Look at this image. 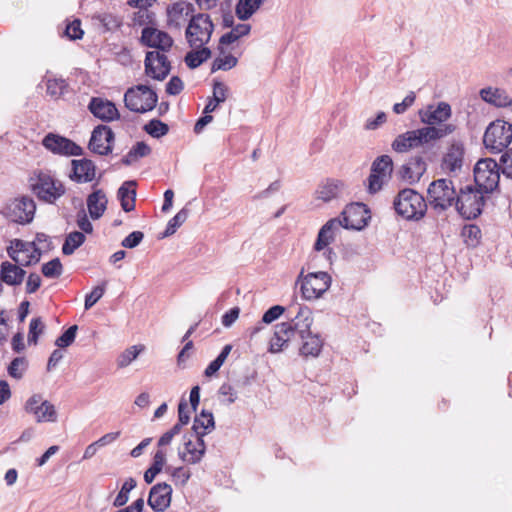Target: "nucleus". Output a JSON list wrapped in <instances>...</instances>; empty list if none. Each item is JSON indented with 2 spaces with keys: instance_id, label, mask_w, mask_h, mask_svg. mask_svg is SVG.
I'll list each match as a JSON object with an SVG mask.
<instances>
[{
  "instance_id": "52",
  "label": "nucleus",
  "mask_w": 512,
  "mask_h": 512,
  "mask_svg": "<svg viewBox=\"0 0 512 512\" xmlns=\"http://www.w3.org/2000/svg\"><path fill=\"white\" fill-rule=\"evenodd\" d=\"M26 369H27L26 358L25 357H16L11 361L10 365L8 366V374L15 379H21L23 377Z\"/></svg>"
},
{
  "instance_id": "37",
  "label": "nucleus",
  "mask_w": 512,
  "mask_h": 512,
  "mask_svg": "<svg viewBox=\"0 0 512 512\" xmlns=\"http://www.w3.org/2000/svg\"><path fill=\"white\" fill-rule=\"evenodd\" d=\"M228 88L222 82H215L213 85V97L206 104L203 113L210 114L215 111L220 103H223L227 98Z\"/></svg>"
},
{
  "instance_id": "35",
  "label": "nucleus",
  "mask_w": 512,
  "mask_h": 512,
  "mask_svg": "<svg viewBox=\"0 0 512 512\" xmlns=\"http://www.w3.org/2000/svg\"><path fill=\"white\" fill-rule=\"evenodd\" d=\"M135 181H125L118 189L117 196L121 202V207L125 212H130L135 209Z\"/></svg>"
},
{
  "instance_id": "17",
  "label": "nucleus",
  "mask_w": 512,
  "mask_h": 512,
  "mask_svg": "<svg viewBox=\"0 0 512 512\" xmlns=\"http://www.w3.org/2000/svg\"><path fill=\"white\" fill-rule=\"evenodd\" d=\"M115 136L107 125H98L94 128L89 141V149L98 155H108L112 152Z\"/></svg>"
},
{
  "instance_id": "32",
  "label": "nucleus",
  "mask_w": 512,
  "mask_h": 512,
  "mask_svg": "<svg viewBox=\"0 0 512 512\" xmlns=\"http://www.w3.org/2000/svg\"><path fill=\"white\" fill-rule=\"evenodd\" d=\"M480 96L483 101L498 108H505L512 105V98L501 88H483L480 90Z\"/></svg>"
},
{
  "instance_id": "3",
  "label": "nucleus",
  "mask_w": 512,
  "mask_h": 512,
  "mask_svg": "<svg viewBox=\"0 0 512 512\" xmlns=\"http://www.w3.org/2000/svg\"><path fill=\"white\" fill-rule=\"evenodd\" d=\"M33 194L42 202L55 204L66 193L63 182L50 171L36 170L29 177Z\"/></svg>"
},
{
  "instance_id": "25",
  "label": "nucleus",
  "mask_w": 512,
  "mask_h": 512,
  "mask_svg": "<svg viewBox=\"0 0 512 512\" xmlns=\"http://www.w3.org/2000/svg\"><path fill=\"white\" fill-rule=\"evenodd\" d=\"M206 452V445L204 439L196 437V442L191 439L184 440V450L179 451V458L188 464H198Z\"/></svg>"
},
{
  "instance_id": "9",
  "label": "nucleus",
  "mask_w": 512,
  "mask_h": 512,
  "mask_svg": "<svg viewBox=\"0 0 512 512\" xmlns=\"http://www.w3.org/2000/svg\"><path fill=\"white\" fill-rule=\"evenodd\" d=\"M214 31V24L208 14L199 13L189 20L185 36L191 48H200L207 44Z\"/></svg>"
},
{
  "instance_id": "11",
  "label": "nucleus",
  "mask_w": 512,
  "mask_h": 512,
  "mask_svg": "<svg viewBox=\"0 0 512 512\" xmlns=\"http://www.w3.org/2000/svg\"><path fill=\"white\" fill-rule=\"evenodd\" d=\"M331 276L327 272H312L304 275L300 272L296 284H300L302 296L306 300L320 298L331 285Z\"/></svg>"
},
{
  "instance_id": "47",
  "label": "nucleus",
  "mask_w": 512,
  "mask_h": 512,
  "mask_svg": "<svg viewBox=\"0 0 512 512\" xmlns=\"http://www.w3.org/2000/svg\"><path fill=\"white\" fill-rule=\"evenodd\" d=\"M45 325L40 317L32 318L29 324L28 344L36 345L39 336L44 332Z\"/></svg>"
},
{
  "instance_id": "13",
  "label": "nucleus",
  "mask_w": 512,
  "mask_h": 512,
  "mask_svg": "<svg viewBox=\"0 0 512 512\" xmlns=\"http://www.w3.org/2000/svg\"><path fill=\"white\" fill-rule=\"evenodd\" d=\"M420 121L425 124V127H453L452 133L456 130V126L452 123H446L451 117L452 110L451 106L447 102H439L437 104H429L425 108L420 109L419 112Z\"/></svg>"
},
{
  "instance_id": "8",
  "label": "nucleus",
  "mask_w": 512,
  "mask_h": 512,
  "mask_svg": "<svg viewBox=\"0 0 512 512\" xmlns=\"http://www.w3.org/2000/svg\"><path fill=\"white\" fill-rule=\"evenodd\" d=\"M501 167L492 158L480 159L474 167V180L484 193H492L499 186Z\"/></svg>"
},
{
  "instance_id": "16",
  "label": "nucleus",
  "mask_w": 512,
  "mask_h": 512,
  "mask_svg": "<svg viewBox=\"0 0 512 512\" xmlns=\"http://www.w3.org/2000/svg\"><path fill=\"white\" fill-rule=\"evenodd\" d=\"M144 64L146 75L158 81L164 80L171 71L170 61L159 51L147 52Z\"/></svg>"
},
{
  "instance_id": "36",
  "label": "nucleus",
  "mask_w": 512,
  "mask_h": 512,
  "mask_svg": "<svg viewBox=\"0 0 512 512\" xmlns=\"http://www.w3.org/2000/svg\"><path fill=\"white\" fill-rule=\"evenodd\" d=\"M251 31L250 24H237L232 27V30L228 33L223 34L219 39L218 50L221 54H224V45H229L240 39L241 37L247 36Z\"/></svg>"
},
{
  "instance_id": "12",
  "label": "nucleus",
  "mask_w": 512,
  "mask_h": 512,
  "mask_svg": "<svg viewBox=\"0 0 512 512\" xmlns=\"http://www.w3.org/2000/svg\"><path fill=\"white\" fill-rule=\"evenodd\" d=\"M393 172V160L389 155L377 157L372 165L368 177V192L375 194L379 192L391 179Z\"/></svg>"
},
{
  "instance_id": "10",
  "label": "nucleus",
  "mask_w": 512,
  "mask_h": 512,
  "mask_svg": "<svg viewBox=\"0 0 512 512\" xmlns=\"http://www.w3.org/2000/svg\"><path fill=\"white\" fill-rule=\"evenodd\" d=\"M157 101L156 92L146 85L131 87L124 94L126 108L136 113L143 114L153 110Z\"/></svg>"
},
{
  "instance_id": "54",
  "label": "nucleus",
  "mask_w": 512,
  "mask_h": 512,
  "mask_svg": "<svg viewBox=\"0 0 512 512\" xmlns=\"http://www.w3.org/2000/svg\"><path fill=\"white\" fill-rule=\"evenodd\" d=\"M462 236L465 238L467 245L476 246L481 237V230L474 224L465 225L462 229Z\"/></svg>"
},
{
  "instance_id": "23",
  "label": "nucleus",
  "mask_w": 512,
  "mask_h": 512,
  "mask_svg": "<svg viewBox=\"0 0 512 512\" xmlns=\"http://www.w3.org/2000/svg\"><path fill=\"white\" fill-rule=\"evenodd\" d=\"M195 8L193 4L180 1L167 8L168 26L176 29L181 28L186 21L194 16Z\"/></svg>"
},
{
  "instance_id": "19",
  "label": "nucleus",
  "mask_w": 512,
  "mask_h": 512,
  "mask_svg": "<svg viewBox=\"0 0 512 512\" xmlns=\"http://www.w3.org/2000/svg\"><path fill=\"white\" fill-rule=\"evenodd\" d=\"M140 42L142 45L155 48L161 53L168 52L174 43L167 32L150 26L143 28Z\"/></svg>"
},
{
  "instance_id": "56",
  "label": "nucleus",
  "mask_w": 512,
  "mask_h": 512,
  "mask_svg": "<svg viewBox=\"0 0 512 512\" xmlns=\"http://www.w3.org/2000/svg\"><path fill=\"white\" fill-rule=\"evenodd\" d=\"M499 165L503 176L512 179V148L507 149L501 155Z\"/></svg>"
},
{
  "instance_id": "44",
  "label": "nucleus",
  "mask_w": 512,
  "mask_h": 512,
  "mask_svg": "<svg viewBox=\"0 0 512 512\" xmlns=\"http://www.w3.org/2000/svg\"><path fill=\"white\" fill-rule=\"evenodd\" d=\"M165 472L170 474L175 485L184 486L191 477V472L185 467L166 466Z\"/></svg>"
},
{
  "instance_id": "7",
  "label": "nucleus",
  "mask_w": 512,
  "mask_h": 512,
  "mask_svg": "<svg viewBox=\"0 0 512 512\" xmlns=\"http://www.w3.org/2000/svg\"><path fill=\"white\" fill-rule=\"evenodd\" d=\"M512 142V124L497 119L486 128L483 143L491 153H501Z\"/></svg>"
},
{
  "instance_id": "22",
  "label": "nucleus",
  "mask_w": 512,
  "mask_h": 512,
  "mask_svg": "<svg viewBox=\"0 0 512 512\" xmlns=\"http://www.w3.org/2000/svg\"><path fill=\"white\" fill-rule=\"evenodd\" d=\"M88 110L94 117L104 122H111L120 117L115 104L101 97H92L88 105Z\"/></svg>"
},
{
  "instance_id": "1",
  "label": "nucleus",
  "mask_w": 512,
  "mask_h": 512,
  "mask_svg": "<svg viewBox=\"0 0 512 512\" xmlns=\"http://www.w3.org/2000/svg\"><path fill=\"white\" fill-rule=\"evenodd\" d=\"M453 127L444 126L439 128L421 127L399 134L391 143V148L397 153H407L411 150L421 148V154L432 161L435 152L432 151L434 142L452 134Z\"/></svg>"
},
{
  "instance_id": "15",
  "label": "nucleus",
  "mask_w": 512,
  "mask_h": 512,
  "mask_svg": "<svg viewBox=\"0 0 512 512\" xmlns=\"http://www.w3.org/2000/svg\"><path fill=\"white\" fill-rule=\"evenodd\" d=\"M36 210L35 202L32 198L23 196L12 200L4 208V215L12 222L25 224L33 220Z\"/></svg>"
},
{
  "instance_id": "28",
  "label": "nucleus",
  "mask_w": 512,
  "mask_h": 512,
  "mask_svg": "<svg viewBox=\"0 0 512 512\" xmlns=\"http://www.w3.org/2000/svg\"><path fill=\"white\" fill-rule=\"evenodd\" d=\"M464 157V145L460 141H454L448 147L442 159V169L452 173L462 167Z\"/></svg>"
},
{
  "instance_id": "33",
  "label": "nucleus",
  "mask_w": 512,
  "mask_h": 512,
  "mask_svg": "<svg viewBox=\"0 0 512 512\" xmlns=\"http://www.w3.org/2000/svg\"><path fill=\"white\" fill-rule=\"evenodd\" d=\"M108 199L101 189L94 190L87 197V208L92 219H99L107 208Z\"/></svg>"
},
{
  "instance_id": "63",
  "label": "nucleus",
  "mask_w": 512,
  "mask_h": 512,
  "mask_svg": "<svg viewBox=\"0 0 512 512\" xmlns=\"http://www.w3.org/2000/svg\"><path fill=\"white\" fill-rule=\"evenodd\" d=\"M42 280L39 274L30 273L26 280V293H35L41 286Z\"/></svg>"
},
{
  "instance_id": "55",
  "label": "nucleus",
  "mask_w": 512,
  "mask_h": 512,
  "mask_svg": "<svg viewBox=\"0 0 512 512\" xmlns=\"http://www.w3.org/2000/svg\"><path fill=\"white\" fill-rule=\"evenodd\" d=\"M77 330V325L70 326L61 336L56 339L55 345L59 348L70 346L75 340Z\"/></svg>"
},
{
  "instance_id": "20",
  "label": "nucleus",
  "mask_w": 512,
  "mask_h": 512,
  "mask_svg": "<svg viewBox=\"0 0 512 512\" xmlns=\"http://www.w3.org/2000/svg\"><path fill=\"white\" fill-rule=\"evenodd\" d=\"M43 146L54 154L79 156L82 148L68 138L49 133L42 141Z\"/></svg>"
},
{
  "instance_id": "30",
  "label": "nucleus",
  "mask_w": 512,
  "mask_h": 512,
  "mask_svg": "<svg viewBox=\"0 0 512 512\" xmlns=\"http://www.w3.org/2000/svg\"><path fill=\"white\" fill-rule=\"evenodd\" d=\"M345 188V184L341 180L326 179L321 182L316 189V198L323 202H330L338 198Z\"/></svg>"
},
{
  "instance_id": "42",
  "label": "nucleus",
  "mask_w": 512,
  "mask_h": 512,
  "mask_svg": "<svg viewBox=\"0 0 512 512\" xmlns=\"http://www.w3.org/2000/svg\"><path fill=\"white\" fill-rule=\"evenodd\" d=\"M145 349L144 345H133L125 349L117 358L118 368H125L134 361L138 355Z\"/></svg>"
},
{
  "instance_id": "29",
  "label": "nucleus",
  "mask_w": 512,
  "mask_h": 512,
  "mask_svg": "<svg viewBox=\"0 0 512 512\" xmlns=\"http://www.w3.org/2000/svg\"><path fill=\"white\" fill-rule=\"evenodd\" d=\"M26 271L16 263L4 261L0 265V283L9 286H19L22 284Z\"/></svg>"
},
{
  "instance_id": "51",
  "label": "nucleus",
  "mask_w": 512,
  "mask_h": 512,
  "mask_svg": "<svg viewBox=\"0 0 512 512\" xmlns=\"http://www.w3.org/2000/svg\"><path fill=\"white\" fill-rule=\"evenodd\" d=\"M43 275L47 278H57L63 272V266L59 258H54L42 265L41 269Z\"/></svg>"
},
{
  "instance_id": "39",
  "label": "nucleus",
  "mask_w": 512,
  "mask_h": 512,
  "mask_svg": "<svg viewBox=\"0 0 512 512\" xmlns=\"http://www.w3.org/2000/svg\"><path fill=\"white\" fill-rule=\"evenodd\" d=\"M185 56V63L190 69L199 67L211 57V50L207 47L193 48Z\"/></svg>"
},
{
  "instance_id": "50",
  "label": "nucleus",
  "mask_w": 512,
  "mask_h": 512,
  "mask_svg": "<svg viewBox=\"0 0 512 512\" xmlns=\"http://www.w3.org/2000/svg\"><path fill=\"white\" fill-rule=\"evenodd\" d=\"M238 63V60L236 57H234L231 54H228L224 57H217L211 67V71L215 72L218 70L228 71L232 68H234Z\"/></svg>"
},
{
  "instance_id": "45",
  "label": "nucleus",
  "mask_w": 512,
  "mask_h": 512,
  "mask_svg": "<svg viewBox=\"0 0 512 512\" xmlns=\"http://www.w3.org/2000/svg\"><path fill=\"white\" fill-rule=\"evenodd\" d=\"M189 210L187 208H182L177 214L171 218L166 226V229L163 233V237H168L173 235L177 228H179L188 218Z\"/></svg>"
},
{
  "instance_id": "43",
  "label": "nucleus",
  "mask_w": 512,
  "mask_h": 512,
  "mask_svg": "<svg viewBox=\"0 0 512 512\" xmlns=\"http://www.w3.org/2000/svg\"><path fill=\"white\" fill-rule=\"evenodd\" d=\"M41 409H37L38 413H35V419L38 423L41 422H56L57 412L55 406L49 401L42 403Z\"/></svg>"
},
{
  "instance_id": "34",
  "label": "nucleus",
  "mask_w": 512,
  "mask_h": 512,
  "mask_svg": "<svg viewBox=\"0 0 512 512\" xmlns=\"http://www.w3.org/2000/svg\"><path fill=\"white\" fill-rule=\"evenodd\" d=\"M215 427L214 416L212 412L202 410L193 421L192 430L196 437L204 438Z\"/></svg>"
},
{
  "instance_id": "61",
  "label": "nucleus",
  "mask_w": 512,
  "mask_h": 512,
  "mask_svg": "<svg viewBox=\"0 0 512 512\" xmlns=\"http://www.w3.org/2000/svg\"><path fill=\"white\" fill-rule=\"evenodd\" d=\"M183 89L184 83L178 76L171 77L166 84V93L169 95H178L182 92Z\"/></svg>"
},
{
  "instance_id": "26",
  "label": "nucleus",
  "mask_w": 512,
  "mask_h": 512,
  "mask_svg": "<svg viewBox=\"0 0 512 512\" xmlns=\"http://www.w3.org/2000/svg\"><path fill=\"white\" fill-rule=\"evenodd\" d=\"M291 323L282 322L275 326L274 334L269 341L268 351L272 354L281 352L293 336Z\"/></svg>"
},
{
  "instance_id": "60",
  "label": "nucleus",
  "mask_w": 512,
  "mask_h": 512,
  "mask_svg": "<svg viewBox=\"0 0 512 512\" xmlns=\"http://www.w3.org/2000/svg\"><path fill=\"white\" fill-rule=\"evenodd\" d=\"M416 96L414 92H409V94L406 95V97L403 99L402 102L396 103L393 106V111L396 114H403L406 112V110L411 107L415 102Z\"/></svg>"
},
{
  "instance_id": "4",
  "label": "nucleus",
  "mask_w": 512,
  "mask_h": 512,
  "mask_svg": "<svg viewBox=\"0 0 512 512\" xmlns=\"http://www.w3.org/2000/svg\"><path fill=\"white\" fill-rule=\"evenodd\" d=\"M395 212L407 220H419L424 217L427 202L417 191L405 188L401 190L393 201Z\"/></svg>"
},
{
  "instance_id": "59",
  "label": "nucleus",
  "mask_w": 512,
  "mask_h": 512,
  "mask_svg": "<svg viewBox=\"0 0 512 512\" xmlns=\"http://www.w3.org/2000/svg\"><path fill=\"white\" fill-rule=\"evenodd\" d=\"M144 238V234L141 231H133L127 237H125L121 245L125 248H135L138 246Z\"/></svg>"
},
{
  "instance_id": "27",
  "label": "nucleus",
  "mask_w": 512,
  "mask_h": 512,
  "mask_svg": "<svg viewBox=\"0 0 512 512\" xmlns=\"http://www.w3.org/2000/svg\"><path fill=\"white\" fill-rule=\"evenodd\" d=\"M301 345L299 347V354L304 358L312 357L316 358L320 355L324 340L318 333H306L300 335Z\"/></svg>"
},
{
  "instance_id": "49",
  "label": "nucleus",
  "mask_w": 512,
  "mask_h": 512,
  "mask_svg": "<svg viewBox=\"0 0 512 512\" xmlns=\"http://www.w3.org/2000/svg\"><path fill=\"white\" fill-rule=\"evenodd\" d=\"M144 130L152 137L160 138L168 133L169 127L158 119H152L144 126Z\"/></svg>"
},
{
  "instance_id": "48",
  "label": "nucleus",
  "mask_w": 512,
  "mask_h": 512,
  "mask_svg": "<svg viewBox=\"0 0 512 512\" xmlns=\"http://www.w3.org/2000/svg\"><path fill=\"white\" fill-rule=\"evenodd\" d=\"M46 87L48 95H50L53 98H59L64 94L67 88V83L62 78H52L47 80Z\"/></svg>"
},
{
  "instance_id": "6",
  "label": "nucleus",
  "mask_w": 512,
  "mask_h": 512,
  "mask_svg": "<svg viewBox=\"0 0 512 512\" xmlns=\"http://www.w3.org/2000/svg\"><path fill=\"white\" fill-rule=\"evenodd\" d=\"M483 194V191L473 188L471 185L461 188L454 204L457 212L467 220L477 218L482 213L485 204Z\"/></svg>"
},
{
  "instance_id": "62",
  "label": "nucleus",
  "mask_w": 512,
  "mask_h": 512,
  "mask_svg": "<svg viewBox=\"0 0 512 512\" xmlns=\"http://www.w3.org/2000/svg\"><path fill=\"white\" fill-rule=\"evenodd\" d=\"M45 400L42 399V396L39 394H35L31 396L25 404V411L30 414L38 413L37 409H41L42 403H44Z\"/></svg>"
},
{
  "instance_id": "38",
  "label": "nucleus",
  "mask_w": 512,
  "mask_h": 512,
  "mask_svg": "<svg viewBox=\"0 0 512 512\" xmlns=\"http://www.w3.org/2000/svg\"><path fill=\"white\" fill-rule=\"evenodd\" d=\"M265 0H239L235 7L236 16L242 20H248L264 3Z\"/></svg>"
},
{
  "instance_id": "64",
  "label": "nucleus",
  "mask_w": 512,
  "mask_h": 512,
  "mask_svg": "<svg viewBox=\"0 0 512 512\" xmlns=\"http://www.w3.org/2000/svg\"><path fill=\"white\" fill-rule=\"evenodd\" d=\"M77 225L84 233L90 234L93 231V225L84 210L77 213Z\"/></svg>"
},
{
  "instance_id": "31",
  "label": "nucleus",
  "mask_w": 512,
  "mask_h": 512,
  "mask_svg": "<svg viewBox=\"0 0 512 512\" xmlns=\"http://www.w3.org/2000/svg\"><path fill=\"white\" fill-rule=\"evenodd\" d=\"M293 334L297 333L298 336L311 332L313 324L312 311L307 306L298 307V311L290 322Z\"/></svg>"
},
{
  "instance_id": "40",
  "label": "nucleus",
  "mask_w": 512,
  "mask_h": 512,
  "mask_svg": "<svg viewBox=\"0 0 512 512\" xmlns=\"http://www.w3.org/2000/svg\"><path fill=\"white\" fill-rule=\"evenodd\" d=\"M151 153V148L143 141L137 142L123 157L122 163L126 166L131 165L139 158L148 156Z\"/></svg>"
},
{
  "instance_id": "5",
  "label": "nucleus",
  "mask_w": 512,
  "mask_h": 512,
  "mask_svg": "<svg viewBox=\"0 0 512 512\" xmlns=\"http://www.w3.org/2000/svg\"><path fill=\"white\" fill-rule=\"evenodd\" d=\"M457 194L453 181L441 178L430 183L427 190V201L437 212L441 213L455 204Z\"/></svg>"
},
{
  "instance_id": "21",
  "label": "nucleus",
  "mask_w": 512,
  "mask_h": 512,
  "mask_svg": "<svg viewBox=\"0 0 512 512\" xmlns=\"http://www.w3.org/2000/svg\"><path fill=\"white\" fill-rule=\"evenodd\" d=\"M172 487L166 482L154 485L149 492L148 505L155 512H164L171 503Z\"/></svg>"
},
{
  "instance_id": "58",
  "label": "nucleus",
  "mask_w": 512,
  "mask_h": 512,
  "mask_svg": "<svg viewBox=\"0 0 512 512\" xmlns=\"http://www.w3.org/2000/svg\"><path fill=\"white\" fill-rule=\"evenodd\" d=\"M285 311V308L280 305H275L269 308L262 317V322L265 324H270L276 319H278Z\"/></svg>"
},
{
  "instance_id": "2",
  "label": "nucleus",
  "mask_w": 512,
  "mask_h": 512,
  "mask_svg": "<svg viewBox=\"0 0 512 512\" xmlns=\"http://www.w3.org/2000/svg\"><path fill=\"white\" fill-rule=\"evenodd\" d=\"M364 207L363 204H353L342 212L341 218H333L327 221L318 232L314 250L322 251L334 242L335 236L341 227L352 230H361L365 227L367 225L365 217L354 218L359 212L364 210Z\"/></svg>"
},
{
  "instance_id": "57",
  "label": "nucleus",
  "mask_w": 512,
  "mask_h": 512,
  "mask_svg": "<svg viewBox=\"0 0 512 512\" xmlns=\"http://www.w3.org/2000/svg\"><path fill=\"white\" fill-rule=\"evenodd\" d=\"M65 35L71 40L81 39L83 36V30L81 29L80 20H74L69 23L65 28Z\"/></svg>"
},
{
  "instance_id": "18",
  "label": "nucleus",
  "mask_w": 512,
  "mask_h": 512,
  "mask_svg": "<svg viewBox=\"0 0 512 512\" xmlns=\"http://www.w3.org/2000/svg\"><path fill=\"white\" fill-rule=\"evenodd\" d=\"M426 160L423 154L410 157L398 170L400 179L408 184L419 182L427 170Z\"/></svg>"
},
{
  "instance_id": "14",
  "label": "nucleus",
  "mask_w": 512,
  "mask_h": 512,
  "mask_svg": "<svg viewBox=\"0 0 512 512\" xmlns=\"http://www.w3.org/2000/svg\"><path fill=\"white\" fill-rule=\"evenodd\" d=\"M9 257L20 266L26 267L36 264L40 261V248L35 247V243L14 239L7 248Z\"/></svg>"
},
{
  "instance_id": "53",
  "label": "nucleus",
  "mask_w": 512,
  "mask_h": 512,
  "mask_svg": "<svg viewBox=\"0 0 512 512\" xmlns=\"http://www.w3.org/2000/svg\"><path fill=\"white\" fill-rule=\"evenodd\" d=\"M107 282L103 281L100 285H97L93 290L85 297V309L89 310L92 308L104 295L106 290Z\"/></svg>"
},
{
  "instance_id": "46",
  "label": "nucleus",
  "mask_w": 512,
  "mask_h": 512,
  "mask_svg": "<svg viewBox=\"0 0 512 512\" xmlns=\"http://www.w3.org/2000/svg\"><path fill=\"white\" fill-rule=\"evenodd\" d=\"M137 485V482L134 478H128L122 485L119 493L114 499L113 505L115 507H121L125 505L129 500V493L133 490Z\"/></svg>"
},
{
  "instance_id": "41",
  "label": "nucleus",
  "mask_w": 512,
  "mask_h": 512,
  "mask_svg": "<svg viewBox=\"0 0 512 512\" xmlns=\"http://www.w3.org/2000/svg\"><path fill=\"white\" fill-rule=\"evenodd\" d=\"M85 239V235L82 232L74 231L69 233L62 246V253L64 255L73 254L85 242Z\"/></svg>"
},
{
  "instance_id": "24",
  "label": "nucleus",
  "mask_w": 512,
  "mask_h": 512,
  "mask_svg": "<svg viewBox=\"0 0 512 512\" xmlns=\"http://www.w3.org/2000/svg\"><path fill=\"white\" fill-rule=\"evenodd\" d=\"M72 169L69 178L76 183H88L94 180L96 166L90 159H79L71 161Z\"/></svg>"
}]
</instances>
